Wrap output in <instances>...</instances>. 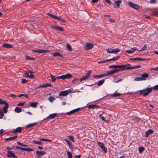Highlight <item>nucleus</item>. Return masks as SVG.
Instances as JSON below:
<instances>
[{"label": "nucleus", "instance_id": "obj_8", "mask_svg": "<svg viewBox=\"0 0 158 158\" xmlns=\"http://www.w3.org/2000/svg\"><path fill=\"white\" fill-rule=\"evenodd\" d=\"M91 73V71H88L87 73H86L85 75L83 76V77L82 78L80 79V81H82L84 80H85L87 79L89 76H90V74Z\"/></svg>", "mask_w": 158, "mask_h": 158}, {"label": "nucleus", "instance_id": "obj_19", "mask_svg": "<svg viewBox=\"0 0 158 158\" xmlns=\"http://www.w3.org/2000/svg\"><path fill=\"white\" fill-rule=\"evenodd\" d=\"M2 46L6 48H13L12 45L8 44H3Z\"/></svg>", "mask_w": 158, "mask_h": 158}, {"label": "nucleus", "instance_id": "obj_63", "mask_svg": "<svg viewBox=\"0 0 158 158\" xmlns=\"http://www.w3.org/2000/svg\"><path fill=\"white\" fill-rule=\"evenodd\" d=\"M17 143L19 145H21L22 146H23V143H21L17 142Z\"/></svg>", "mask_w": 158, "mask_h": 158}, {"label": "nucleus", "instance_id": "obj_37", "mask_svg": "<svg viewBox=\"0 0 158 158\" xmlns=\"http://www.w3.org/2000/svg\"><path fill=\"white\" fill-rule=\"evenodd\" d=\"M25 57L26 59L27 60H34L35 59L34 58H31L30 57L27 56H25Z\"/></svg>", "mask_w": 158, "mask_h": 158}, {"label": "nucleus", "instance_id": "obj_45", "mask_svg": "<svg viewBox=\"0 0 158 158\" xmlns=\"http://www.w3.org/2000/svg\"><path fill=\"white\" fill-rule=\"evenodd\" d=\"M151 88L152 89V91L153 89L158 90V85Z\"/></svg>", "mask_w": 158, "mask_h": 158}, {"label": "nucleus", "instance_id": "obj_54", "mask_svg": "<svg viewBox=\"0 0 158 158\" xmlns=\"http://www.w3.org/2000/svg\"><path fill=\"white\" fill-rule=\"evenodd\" d=\"M101 148L105 152V153H106L107 152V149L104 146L103 147V148Z\"/></svg>", "mask_w": 158, "mask_h": 158}, {"label": "nucleus", "instance_id": "obj_20", "mask_svg": "<svg viewBox=\"0 0 158 158\" xmlns=\"http://www.w3.org/2000/svg\"><path fill=\"white\" fill-rule=\"evenodd\" d=\"M99 106L98 105H90L88 106V109L93 108L94 109L95 108L97 109L99 107Z\"/></svg>", "mask_w": 158, "mask_h": 158}, {"label": "nucleus", "instance_id": "obj_47", "mask_svg": "<svg viewBox=\"0 0 158 158\" xmlns=\"http://www.w3.org/2000/svg\"><path fill=\"white\" fill-rule=\"evenodd\" d=\"M134 80L135 81H142L141 77H136L135 78Z\"/></svg>", "mask_w": 158, "mask_h": 158}, {"label": "nucleus", "instance_id": "obj_41", "mask_svg": "<svg viewBox=\"0 0 158 158\" xmlns=\"http://www.w3.org/2000/svg\"><path fill=\"white\" fill-rule=\"evenodd\" d=\"M68 158H72V155L71 152L68 151H67Z\"/></svg>", "mask_w": 158, "mask_h": 158}, {"label": "nucleus", "instance_id": "obj_51", "mask_svg": "<svg viewBox=\"0 0 158 158\" xmlns=\"http://www.w3.org/2000/svg\"><path fill=\"white\" fill-rule=\"evenodd\" d=\"M25 103V102H21V103H19L17 104V106H23L24 105V104Z\"/></svg>", "mask_w": 158, "mask_h": 158}, {"label": "nucleus", "instance_id": "obj_4", "mask_svg": "<svg viewBox=\"0 0 158 158\" xmlns=\"http://www.w3.org/2000/svg\"><path fill=\"white\" fill-rule=\"evenodd\" d=\"M114 74L113 70L106 72V73L98 75V78L111 75Z\"/></svg>", "mask_w": 158, "mask_h": 158}, {"label": "nucleus", "instance_id": "obj_9", "mask_svg": "<svg viewBox=\"0 0 158 158\" xmlns=\"http://www.w3.org/2000/svg\"><path fill=\"white\" fill-rule=\"evenodd\" d=\"M71 90L69 89L68 90L63 91L61 92L59 94L60 96H67L69 93L71 92Z\"/></svg>", "mask_w": 158, "mask_h": 158}, {"label": "nucleus", "instance_id": "obj_15", "mask_svg": "<svg viewBox=\"0 0 158 158\" xmlns=\"http://www.w3.org/2000/svg\"><path fill=\"white\" fill-rule=\"evenodd\" d=\"M32 51L39 53H44L50 52V51L49 50H46L42 49L33 50Z\"/></svg>", "mask_w": 158, "mask_h": 158}, {"label": "nucleus", "instance_id": "obj_13", "mask_svg": "<svg viewBox=\"0 0 158 158\" xmlns=\"http://www.w3.org/2000/svg\"><path fill=\"white\" fill-rule=\"evenodd\" d=\"M7 156L11 158H17V157L15 156V154L12 152L8 151H7Z\"/></svg>", "mask_w": 158, "mask_h": 158}, {"label": "nucleus", "instance_id": "obj_2", "mask_svg": "<svg viewBox=\"0 0 158 158\" xmlns=\"http://www.w3.org/2000/svg\"><path fill=\"white\" fill-rule=\"evenodd\" d=\"M152 92V89L150 88H145L138 92L139 93L140 95H142L143 97L148 96Z\"/></svg>", "mask_w": 158, "mask_h": 158}, {"label": "nucleus", "instance_id": "obj_40", "mask_svg": "<svg viewBox=\"0 0 158 158\" xmlns=\"http://www.w3.org/2000/svg\"><path fill=\"white\" fill-rule=\"evenodd\" d=\"M55 99V98H54L52 96L49 97L48 99L49 101L51 102H52L53 101V100Z\"/></svg>", "mask_w": 158, "mask_h": 158}, {"label": "nucleus", "instance_id": "obj_62", "mask_svg": "<svg viewBox=\"0 0 158 158\" xmlns=\"http://www.w3.org/2000/svg\"><path fill=\"white\" fill-rule=\"evenodd\" d=\"M137 50V48L136 47H134L132 48L131 49V51L132 52H134L136 50Z\"/></svg>", "mask_w": 158, "mask_h": 158}, {"label": "nucleus", "instance_id": "obj_23", "mask_svg": "<svg viewBox=\"0 0 158 158\" xmlns=\"http://www.w3.org/2000/svg\"><path fill=\"white\" fill-rule=\"evenodd\" d=\"M17 137V136L16 135L15 136L11 137L9 138H5L4 139V140L6 141H8L9 140H14L16 139Z\"/></svg>", "mask_w": 158, "mask_h": 158}, {"label": "nucleus", "instance_id": "obj_16", "mask_svg": "<svg viewBox=\"0 0 158 158\" xmlns=\"http://www.w3.org/2000/svg\"><path fill=\"white\" fill-rule=\"evenodd\" d=\"M13 131L15 134H16L18 132L21 133L22 131V127H18L16 129L13 130Z\"/></svg>", "mask_w": 158, "mask_h": 158}, {"label": "nucleus", "instance_id": "obj_26", "mask_svg": "<svg viewBox=\"0 0 158 158\" xmlns=\"http://www.w3.org/2000/svg\"><path fill=\"white\" fill-rule=\"evenodd\" d=\"M119 57V56H117L110 59H107V60H108V62L109 61H114L118 59Z\"/></svg>", "mask_w": 158, "mask_h": 158}, {"label": "nucleus", "instance_id": "obj_36", "mask_svg": "<svg viewBox=\"0 0 158 158\" xmlns=\"http://www.w3.org/2000/svg\"><path fill=\"white\" fill-rule=\"evenodd\" d=\"M36 124V123H35L30 124L27 126L26 127L27 128H29L31 127L34 126Z\"/></svg>", "mask_w": 158, "mask_h": 158}, {"label": "nucleus", "instance_id": "obj_57", "mask_svg": "<svg viewBox=\"0 0 158 158\" xmlns=\"http://www.w3.org/2000/svg\"><path fill=\"white\" fill-rule=\"evenodd\" d=\"M147 47H146V45H145L144 46V47L143 48H142L140 50V51H143V50H145L146 49H147Z\"/></svg>", "mask_w": 158, "mask_h": 158}, {"label": "nucleus", "instance_id": "obj_1", "mask_svg": "<svg viewBox=\"0 0 158 158\" xmlns=\"http://www.w3.org/2000/svg\"><path fill=\"white\" fill-rule=\"evenodd\" d=\"M131 64H127L124 65H119V69H113L114 73H116L119 71H122L125 70L131 69V67H130Z\"/></svg>", "mask_w": 158, "mask_h": 158}, {"label": "nucleus", "instance_id": "obj_30", "mask_svg": "<svg viewBox=\"0 0 158 158\" xmlns=\"http://www.w3.org/2000/svg\"><path fill=\"white\" fill-rule=\"evenodd\" d=\"M53 55L54 56H59L60 57H62V56L59 52H56L53 54Z\"/></svg>", "mask_w": 158, "mask_h": 158}, {"label": "nucleus", "instance_id": "obj_18", "mask_svg": "<svg viewBox=\"0 0 158 158\" xmlns=\"http://www.w3.org/2000/svg\"><path fill=\"white\" fill-rule=\"evenodd\" d=\"M29 104L30 106L33 108H36L37 106V105L38 104V102H29Z\"/></svg>", "mask_w": 158, "mask_h": 158}, {"label": "nucleus", "instance_id": "obj_48", "mask_svg": "<svg viewBox=\"0 0 158 158\" xmlns=\"http://www.w3.org/2000/svg\"><path fill=\"white\" fill-rule=\"evenodd\" d=\"M40 140L41 141H46L50 142L51 141L49 139H44L43 138H41L40 139Z\"/></svg>", "mask_w": 158, "mask_h": 158}, {"label": "nucleus", "instance_id": "obj_61", "mask_svg": "<svg viewBox=\"0 0 158 158\" xmlns=\"http://www.w3.org/2000/svg\"><path fill=\"white\" fill-rule=\"evenodd\" d=\"M15 148L17 149H20L21 150H23V148H21L19 147H18V146H16Z\"/></svg>", "mask_w": 158, "mask_h": 158}, {"label": "nucleus", "instance_id": "obj_31", "mask_svg": "<svg viewBox=\"0 0 158 158\" xmlns=\"http://www.w3.org/2000/svg\"><path fill=\"white\" fill-rule=\"evenodd\" d=\"M41 86L42 88H44L45 87L51 86L52 85L50 84L47 83L46 84L41 85Z\"/></svg>", "mask_w": 158, "mask_h": 158}, {"label": "nucleus", "instance_id": "obj_52", "mask_svg": "<svg viewBox=\"0 0 158 158\" xmlns=\"http://www.w3.org/2000/svg\"><path fill=\"white\" fill-rule=\"evenodd\" d=\"M106 62H108V60H107V59L104 60V61H101L99 62H98V64H102L103 63H104Z\"/></svg>", "mask_w": 158, "mask_h": 158}, {"label": "nucleus", "instance_id": "obj_29", "mask_svg": "<svg viewBox=\"0 0 158 158\" xmlns=\"http://www.w3.org/2000/svg\"><path fill=\"white\" fill-rule=\"evenodd\" d=\"M15 110L17 113H19L22 111V109L20 107H16L15 108Z\"/></svg>", "mask_w": 158, "mask_h": 158}, {"label": "nucleus", "instance_id": "obj_32", "mask_svg": "<svg viewBox=\"0 0 158 158\" xmlns=\"http://www.w3.org/2000/svg\"><path fill=\"white\" fill-rule=\"evenodd\" d=\"M145 150V148L143 147H139V152L141 153H142L143 151Z\"/></svg>", "mask_w": 158, "mask_h": 158}, {"label": "nucleus", "instance_id": "obj_22", "mask_svg": "<svg viewBox=\"0 0 158 158\" xmlns=\"http://www.w3.org/2000/svg\"><path fill=\"white\" fill-rule=\"evenodd\" d=\"M56 115H57V114L56 113H54V114H51L47 117V118H49L50 119H53V118H55V117H56Z\"/></svg>", "mask_w": 158, "mask_h": 158}, {"label": "nucleus", "instance_id": "obj_39", "mask_svg": "<svg viewBox=\"0 0 158 158\" xmlns=\"http://www.w3.org/2000/svg\"><path fill=\"white\" fill-rule=\"evenodd\" d=\"M23 150L25 151H27L28 152H30L33 151V149L32 148H23Z\"/></svg>", "mask_w": 158, "mask_h": 158}, {"label": "nucleus", "instance_id": "obj_3", "mask_svg": "<svg viewBox=\"0 0 158 158\" xmlns=\"http://www.w3.org/2000/svg\"><path fill=\"white\" fill-rule=\"evenodd\" d=\"M0 104H4V106L3 107L2 109L5 113H6L7 112V109L8 108L9 105L7 102L5 101L2 100L0 98Z\"/></svg>", "mask_w": 158, "mask_h": 158}, {"label": "nucleus", "instance_id": "obj_58", "mask_svg": "<svg viewBox=\"0 0 158 158\" xmlns=\"http://www.w3.org/2000/svg\"><path fill=\"white\" fill-rule=\"evenodd\" d=\"M150 3L151 4L154 3L155 4L156 3V2L155 0H151L150 1Z\"/></svg>", "mask_w": 158, "mask_h": 158}, {"label": "nucleus", "instance_id": "obj_28", "mask_svg": "<svg viewBox=\"0 0 158 158\" xmlns=\"http://www.w3.org/2000/svg\"><path fill=\"white\" fill-rule=\"evenodd\" d=\"M105 80L104 79L102 80L98 81L97 83L98 86H100L102 85L104 82Z\"/></svg>", "mask_w": 158, "mask_h": 158}, {"label": "nucleus", "instance_id": "obj_14", "mask_svg": "<svg viewBox=\"0 0 158 158\" xmlns=\"http://www.w3.org/2000/svg\"><path fill=\"white\" fill-rule=\"evenodd\" d=\"M36 156L37 158H39L41 156L45 154V152L44 151H36Z\"/></svg>", "mask_w": 158, "mask_h": 158}, {"label": "nucleus", "instance_id": "obj_12", "mask_svg": "<svg viewBox=\"0 0 158 158\" xmlns=\"http://www.w3.org/2000/svg\"><path fill=\"white\" fill-rule=\"evenodd\" d=\"M122 3V1L119 0L114 2V7L116 8H118L120 7V4Z\"/></svg>", "mask_w": 158, "mask_h": 158}, {"label": "nucleus", "instance_id": "obj_53", "mask_svg": "<svg viewBox=\"0 0 158 158\" xmlns=\"http://www.w3.org/2000/svg\"><path fill=\"white\" fill-rule=\"evenodd\" d=\"M141 67V66L140 65H138L135 67H131V69H136L140 68Z\"/></svg>", "mask_w": 158, "mask_h": 158}, {"label": "nucleus", "instance_id": "obj_50", "mask_svg": "<svg viewBox=\"0 0 158 158\" xmlns=\"http://www.w3.org/2000/svg\"><path fill=\"white\" fill-rule=\"evenodd\" d=\"M58 29L60 31H64V29L62 27H59L58 26H57V29Z\"/></svg>", "mask_w": 158, "mask_h": 158}, {"label": "nucleus", "instance_id": "obj_11", "mask_svg": "<svg viewBox=\"0 0 158 158\" xmlns=\"http://www.w3.org/2000/svg\"><path fill=\"white\" fill-rule=\"evenodd\" d=\"M47 15H48L49 16L51 17L54 18V19L58 20H60L62 22H64V20H62L61 19V18L59 17H58L57 16H56L55 15H53L52 14H49V13H47Z\"/></svg>", "mask_w": 158, "mask_h": 158}, {"label": "nucleus", "instance_id": "obj_25", "mask_svg": "<svg viewBox=\"0 0 158 158\" xmlns=\"http://www.w3.org/2000/svg\"><path fill=\"white\" fill-rule=\"evenodd\" d=\"M130 60H137L142 61V60H146V59L140 58H139V57H136V58H130Z\"/></svg>", "mask_w": 158, "mask_h": 158}, {"label": "nucleus", "instance_id": "obj_43", "mask_svg": "<svg viewBox=\"0 0 158 158\" xmlns=\"http://www.w3.org/2000/svg\"><path fill=\"white\" fill-rule=\"evenodd\" d=\"M50 75L52 78V82H54L56 80V78L52 74H50Z\"/></svg>", "mask_w": 158, "mask_h": 158}, {"label": "nucleus", "instance_id": "obj_42", "mask_svg": "<svg viewBox=\"0 0 158 158\" xmlns=\"http://www.w3.org/2000/svg\"><path fill=\"white\" fill-rule=\"evenodd\" d=\"M33 142L35 144H38L39 145H40L42 144V143L41 142L33 140Z\"/></svg>", "mask_w": 158, "mask_h": 158}, {"label": "nucleus", "instance_id": "obj_6", "mask_svg": "<svg viewBox=\"0 0 158 158\" xmlns=\"http://www.w3.org/2000/svg\"><path fill=\"white\" fill-rule=\"evenodd\" d=\"M106 51L110 53H116L120 52V49L118 48L116 49L108 48L106 50Z\"/></svg>", "mask_w": 158, "mask_h": 158}, {"label": "nucleus", "instance_id": "obj_59", "mask_svg": "<svg viewBox=\"0 0 158 158\" xmlns=\"http://www.w3.org/2000/svg\"><path fill=\"white\" fill-rule=\"evenodd\" d=\"M126 52L128 53H129V54H130V53H132L133 52H132L131 51V50H126Z\"/></svg>", "mask_w": 158, "mask_h": 158}, {"label": "nucleus", "instance_id": "obj_34", "mask_svg": "<svg viewBox=\"0 0 158 158\" xmlns=\"http://www.w3.org/2000/svg\"><path fill=\"white\" fill-rule=\"evenodd\" d=\"M121 94L118 93H115L111 95L112 97H117L120 96Z\"/></svg>", "mask_w": 158, "mask_h": 158}, {"label": "nucleus", "instance_id": "obj_44", "mask_svg": "<svg viewBox=\"0 0 158 158\" xmlns=\"http://www.w3.org/2000/svg\"><path fill=\"white\" fill-rule=\"evenodd\" d=\"M97 143L98 145L101 148H103V147L104 146V144L102 143L98 142Z\"/></svg>", "mask_w": 158, "mask_h": 158}, {"label": "nucleus", "instance_id": "obj_7", "mask_svg": "<svg viewBox=\"0 0 158 158\" xmlns=\"http://www.w3.org/2000/svg\"><path fill=\"white\" fill-rule=\"evenodd\" d=\"M128 3L129 6L136 10H139L140 9V6L137 4L131 2H128Z\"/></svg>", "mask_w": 158, "mask_h": 158}, {"label": "nucleus", "instance_id": "obj_17", "mask_svg": "<svg viewBox=\"0 0 158 158\" xmlns=\"http://www.w3.org/2000/svg\"><path fill=\"white\" fill-rule=\"evenodd\" d=\"M149 76V74L147 73H145L141 75V78H142V81L145 80L146 78H148Z\"/></svg>", "mask_w": 158, "mask_h": 158}, {"label": "nucleus", "instance_id": "obj_24", "mask_svg": "<svg viewBox=\"0 0 158 158\" xmlns=\"http://www.w3.org/2000/svg\"><path fill=\"white\" fill-rule=\"evenodd\" d=\"M153 133V131L152 130H148L146 132V137H148L150 134H152Z\"/></svg>", "mask_w": 158, "mask_h": 158}, {"label": "nucleus", "instance_id": "obj_46", "mask_svg": "<svg viewBox=\"0 0 158 158\" xmlns=\"http://www.w3.org/2000/svg\"><path fill=\"white\" fill-rule=\"evenodd\" d=\"M152 15L153 16L158 15V10L154 12H152Z\"/></svg>", "mask_w": 158, "mask_h": 158}, {"label": "nucleus", "instance_id": "obj_49", "mask_svg": "<svg viewBox=\"0 0 158 158\" xmlns=\"http://www.w3.org/2000/svg\"><path fill=\"white\" fill-rule=\"evenodd\" d=\"M68 137L69 139L70 140H71V141H72L73 142H74L73 137L72 136L70 135V136H69Z\"/></svg>", "mask_w": 158, "mask_h": 158}, {"label": "nucleus", "instance_id": "obj_27", "mask_svg": "<svg viewBox=\"0 0 158 158\" xmlns=\"http://www.w3.org/2000/svg\"><path fill=\"white\" fill-rule=\"evenodd\" d=\"M109 69L114 68V69H119V65H110L108 67Z\"/></svg>", "mask_w": 158, "mask_h": 158}, {"label": "nucleus", "instance_id": "obj_56", "mask_svg": "<svg viewBox=\"0 0 158 158\" xmlns=\"http://www.w3.org/2000/svg\"><path fill=\"white\" fill-rule=\"evenodd\" d=\"M27 82V81L24 79H23L22 80L21 82L22 83L24 84Z\"/></svg>", "mask_w": 158, "mask_h": 158}, {"label": "nucleus", "instance_id": "obj_5", "mask_svg": "<svg viewBox=\"0 0 158 158\" xmlns=\"http://www.w3.org/2000/svg\"><path fill=\"white\" fill-rule=\"evenodd\" d=\"M72 75L69 73L65 75H63L61 76H59L57 77V79H69L72 77Z\"/></svg>", "mask_w": 158, "mask_h": 158}, {"label": "nucleus", "instance_id": "obj_60", "mask_svg": "<svg viewBox=\"0 0 158 158\" xmlns=\"http://www.w3.org/2000/svg\"><path fill=\"white\" fill-rule=\"evenodd\" d=\"M109 21L111 23H113L115 22L114 20L112 19L109 18Z\"/></svg>", "mask_w": 158, "mask_h": 158}, {"label": "nucleus", "instance_id": "obj_38", "mask_svg": "<svg viewBox=\"0 0 158 158\" xmlns=\"http://www.w3.org/2000/svg\"><path fill=\"white\" fill-rule=\"evenodd\" d=\"M67 45V49L69 51H71L72 50V49L71 47V46L68 43H67L66 44Z\"/></svg>", "mask_w": 158, "mask_h": 158}, {"label": "nucleus", "instance_id": "obj_33", "mask_svg": "<svg viewBox=\"0 0 158 158\" xmlns=\"http://www.w3.org/2000/svg\"><path fill=\"white\" fill-rule=\"evenodd\" d=\"M4 114L3 113L2 109L0 108V119H2L3 117Z\"/></svg>", "mask_w": 158, "mask_h": 158}, {"label": "nucleus", "instance_id": "obj_21", "mask_svg": "<svg viewBox=\"0 0 158 158\" xmlns=\"http://www.w3.org/2000/svg\"><path fill=\"white\" fill-rule=\"evenodd\" d=\"M79 110V108H77L76 109L73 110H72L71 111H69V112H68L67 113V114L69 115L71 114H72L75 112H76Z\"/></svg>", "mask_w": 158, "mask_h": 158}, {"label": "nucleus", "instance_id": "obj_10", "mask_svg": "<svg viewBox=\"0 0 158 158\" xmlns=\"http://www.w3.org/2000/svg\"><path fill=\"white\" fill-rule=\"evenodd\" d=\"M94 47V45L93 44L90 43H87L85 44V49L86 50H88L91 49Z\"/></svg>", "mask_w": 158, "mask_h": 158}, {"label": "nucleus", "instance_id": "obj_35", "mask_svg": "<svg viewBox=\"0 0 158 158\" xmlns=\"http://www.w3.org/2000/svg\"><path fill=\"white\" fill-rule=\"evenodd\" d=\"M24 77H28L31 79H33L34 77V76L32 74V73L30 74V75L24 76Z\"/></svg>", "mask_w": 158, "mask_h": 158}, {"label": "nucleus", "instance_id": "obj_64", "mask_svg": "<svg viewBox=\"0 0 158 158\" xmlns=\"http://www.w3.org/2000/svg\"><path fill=\"white\" fill-rule=\"evenodd\" d=\"M64 140L65 141H66V143H68V144H69V143H70V142L67 139H64Z\"/></svg>", "mask_w": 158, "mask_h": 158}, {"label": "nucleus", "instance_id": "obj_55", "mask_svg": "<svg viewBox=\"0 0 158 158\" xmlns=\"http://www.w3.org/2000/svg\"><path fill=\"white\" fill-rule=\"evenodd\" d=\"M101 148L105 152V153H106L107 152V149L104 146L103 147V148Z\"/></svg>", "mask_w": 158, "mask_h": 158}]
</instances>
